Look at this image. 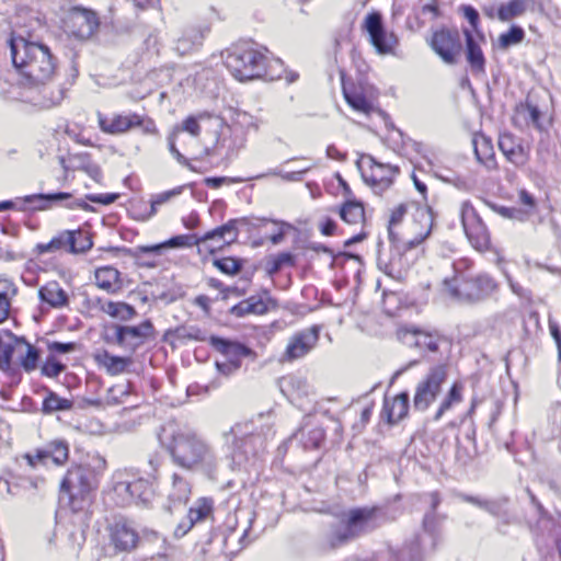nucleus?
<instances>
[{
	"label": "nucleus",
	"instance_id": "nucleus-26",
	"mask_svg": "<svg viewBox=\"0 0 561 561\" xmlns=\"http://www.w3.org/2000/svg\"><path fill=\"white\" fill-rule=\"evenodd\" d=\"M39 351L24 337H19L15 350L14 364L26 373L34 371L38 367Z\"/></svg>",
	"mask_w": 561,
	"mask_h": 561
},
{
	"label": "nucleus",
	"instance_id": "nucleus-8",
	"mask_svg": "<svg viewBox=\"0 0 561 561\" xmlns=\"http://www.w3.org/2000/svg\"><path fill=\"white\" fill-rule=\"evenodd\" d=\"M444 286L450 297L470 302L490 296L497 287L494 279L485 274L473 278L455 275L451 279L445 278Z\"/></svg>",
	"mask_w": 561,
	"mask_h": 561
},
{
	"label": "nucleus",
	"instance_id": "nucleus-42",
	"mask_svg": "<svg viewBox=\"0 0 561 561\" xmlns=\"http://www.w3.org/2000/svg\"><path fill=\"white\" fill-rule=\"evenodd\" d=\"M460 497L468 503L474 504V505L485 510L486 512H489L490 514H492L494 516H501L502 514H504L505 506L507 504L506 499H502L499 501H482L478 497H474L471 495H466V494L460 495Z\"/></svg>",
	"mask_w": 561,
	"mask_h": 561
},
{
	"label": "nucleus",
	"instance_id": "nucleus-13",
	"mask_svg": "<svg viewBox=\"0 0 561 561\" xmlns=\"http://www.w3.org/2000/svg\"><path fill=\"white\" fill-rule=\"evenodd\" d=\"M114 337H106L107 342L114 341L117 345L135 350L153 334V325L149 320L139 325H114Z\"/></svg>",
	"mask_w": 561,
	"mask_h": 561
},
{
	"label": "nucleus",
	"instance_id": "nucleus-64",
	"mask_svg": "<svg viewBox=\"0 0 561 561\" xmlns=\"http://www.w3.org/2000/svg\"><path fill=\"white\" fill-rule=\"evenodd\" d=\"M518 199L520 204L525 207L524 209H529V214L531 215L535 207H536V201L531 194H529L525 190H520L518 193Z\"/></svg>",
	"mask_w": 561,
	"mask_h": 561
},
{
	"label": "nucleus",
	"instance_id": "nucleus-22",
	"mask_svg": "<svg viewBox=\"0 0 561 561\" xmlns=\"http://www.w3.org/2000/svg\"><path fill=\"white\" fill-rule=\"evenodd\" d=\"M99 126L103 133L117 135L128 131L135 126L142 124V117L138 114L119 115L115 114L107 117L101 113L98 114Z\"/></svg>",
	"mask_w": 561,
	"mask_h": 561
},
{
	"label": "nucleus",
	"instance_id": "nucleus-38",
	"mask_svg": "<svg viewBox=\"0 0 561 561\" xmlns=\"http://www.w3.org/2000/svg\"><path fill=\"white\" fill-rule=\"evenodd\" d=\"M473 145L474 154L478 161L481 164H483L488 170L495 169L496 161L491 141L482 137L480 140H474Z\"/></svg>",
	"mask_w": 561,
	"mask_h": 561
},
{
	"label": "nucleus",
	"instance_id": "nucleus-36",
	"mask_svg": "<svg viewBox=\"0 0 561 561\" xmlns=\"http://www.w3.org/2000/svg\"><path fill=\"white\" fill-rule=\"evenodd\" d=\"M133 504L148 505L153 497V490L150 482L146 479L129 481Z\"/></svg>",
	"mask_w": 561,
	"mask_h": 561
},
{
	"label": "nucleus",
	"instance_id": "nucleus-24",
	"mask_svg": "<svg viewBox=\"0 0 561 561\" xmlns=\"http://www.w3.org/2000/svg\"><path fill=\"white\" fill-rule=\"evenodd\" d=\"M209 344L220 352L226 360L238 362L241 364L243 357L254 356V352L239 342L229 341L219 336H210Z\"/></svg>",
	"mask_w": 561,
	"mask_h": 561
},
{
	"label": "nucleus",
	"instance_id": "nucleus-55",
	"mask_svg": "<svg viewBox=\"0 0 561 561\" xmlns=\"http://www.w3.org/2000/svg\"><path fill=\"white\" fill-rule=\"evenodd\" d=\"M175 333L178 337L183 340L206 341L205 332L197 327L179 328Z\"/></svg>",
	"mask_w": 561,
	"mask_h": 561
},
{
	"label": "nucleus",
	"instance_id": "nucleus-53",
	"mask_svg": "<svg viewBox=\"0 0 561 561\" xmlns=\"http://www.w3.org/2000/svg\"><path fill=\"white\" fill-rule=\"evenodd\" d=\"M214 265L222 273L228 275H236L240 272L242 264L239 260L233 257H224L215 260Z\"/></svg>",
	"mask_w": 561,
	"mask_h": 561
},
{
	"label": "nucleus",
	"instance_id": "nucleus-45",
	"mask_svg": "<svg viewBox=\"0 0 561 561\" xmlns=\"http://www.w3.org/2000/svg\"><path fill=\"white\" fill-rule=\"evenodd\" d=\"M69 252L70 253H82L92 247L91 238L88 233L81 230H69Z\"/></svg>",
	"mask_w": 561,
	"mask_h": 561
},
{
	"label": "nucleus",
	"instance_id": "nucleus-33",
	"mask_svg": "<svg viewBox=\"0 0 561 561\" xmlns=\"http://www.w3.org/2000/svg\"><path fill=\"white\" fill-rule=\"evenodd\" d=\"M268 308L261 296H251L231 308V313L236 317L247 314H264Z\"/></svg>",
	"mask_w": 561,
	"mask_h": 561
},
{
	"label": "nucleus",
	"instance_id": "nucleus-31",
	"mask_svg": "<svg viewBox=\"0 0 561 561\" xmlns=\"http://www.w3.org/2000/svg\"><path fill=\"white\" fill-rule=\"evenodd\" d=\"M42 301L48 304L53 308H62L68 306L69 297L57 282H49L42 286L38 290Z\"/></svg>",
	"mask_w": 561,
	"mask_h": 561
},
{
	"label": "nucleus",
	"instance_id": "nucleus-63",
	"mask_svg": "<svg viewBox=\"0 0 561 561\" xmlns=\"http://www.w3.org/2000/svg\"><path fill=\"white\" fill-rule=\"evenodd\" d=\"M85 198L93 203L110 205L118 198V194H89L85 196Z\"/></svg>",
	"mask_w": 561,
	"mask_h": 561
},
{
	"label": "nucleus",
	"instance_id": "nucleus-40",
	"mask_svg": "<svg viewBox=\"0 0 561 561\" xmlns=\"http://www.w3.org/2000/svg\"><path fill=\"white\" fill-rule=\"evenodd\" d=\"M467 60L476 72L484 70V56L480 46L474 42L472 35L466 31Z\"/></svg>",
	"mask_w": 561,
	"mask_h": 561
},
{
	"label": "nucleus",
	"instance_id": "nucleus-4",
	"mask_svg": "<svg viewBox=\"0 0 561 561\" xmlns=\"http://www.w3.org/2000/svg\"><path fill=\"white\" fill-rule=\"evenodd\" d=\"M238 220L231 219L227 224L208 231L203 237L198 238L195 234H180L172 237L171 239L152 245H139L134 250V256L138 259L140 254H153L161 255L164 250L174 248H188L193 245L204 244L208 241H213L217 248L222 244H230L238 238L239 231L237 228Z\"/></svg>",
	"mask_w": 561,
	"mask_h": 561
},
{
	"label": "nucleus",
	"instance_id": "nucleus-12",
	"mask_svg": "<svg viewBox=\"0 0 561 561\" xmlns=\"http://www.w3.org/2000/svg\"><path fill=\"white\" fill-rule=\"evenodd\" d=\"M362 160H367L370 169L369 173L362 171V176L375 193L381 194L392 185L394 176L399 173L398 167L380 163L370 154H364Z\"/></svg>",
	"mask_w": 561,
	"mask_h": 561
},
{
	"label": "nucleus",
	"instance_id": "nucleus-5",
	"mask_svg": "<svg viewBox=\"0 0 561 561\" xmlns=\"http://www.w3.org/2000/svg\"><path fill=\"white\" fill-rule=\"evenodd\" d=\"M225 64L239 81L264 78L273 81L282 77L272 70H265V57L251 47L237 46L227 53Z\"/></svg>",
	"mask_w": 561,
	"mask_h": 561
},
{
	"label": "nucleus",
	"instance_id": "nucleus-43",
	"mask_svg": "<svg viewBox=\"0 0 561 561\" xmlns=\"http://www.w3.org/2000/svg\"><path fill=\"white\" fill-rule=\"evenodd\" d=\"M294 437L301 440L305 449L319 448L324 439V432L320 427L311 428L307 437L305 435V428H301L298 433L294 434Z\"/></svg>",
	"mask_w": 561,
	"mask_h": 561
},
{
	"label": "nucleus",
	"instance_id": "nucleus-1",
	"mask_svg": "<svg viewBox=\"0 0 561 561\" xmlns=\"http://www.w3.org/2000/svg\"><path fill=\"white\" fill-rule=\"evenodd\" d=\"M13 66L21 76L20 84L26 89L38 90L43 98L34 101L41 108H49L60 103L62 91L47 95V83L55 75V59L46 45L28 42L23 37L10 39Z\"/></svg>",
	"mask_w": 561,
	"mask_h": 561
},
{
	"label": "nucleus",
	"instance_id": "nucleus-30",
	"mask_svg": "<svg viewBox=\"0 0 561 561\" xmlns=\"http://www.w3.org/2000/svg\"><path fill=\"white\" fill-rule=\"evenodd\" d=\"M95 305L102 312L121 321H128L137 314L136 309L124 301H104L101 298H98Z\"/></svg>",
	"mask_w": 561,
	"mask_h": 561
},
{
	"label": "nucleus",
	"instance_id": "nucleus-58",
	"mask_svg": "<svg viewBox=\"0 0 561 561\" xmlns=\"http://www.w3.org/2000/svg\"><path fill=\"white\" fill-rule=\"evenodd\" d=\"M310 168L307 167L302 170H299V171H293V172H282L280 170H272L270 171L266 175H275V176H280L283 180L285 181H289V182H298V181H301V175L304 173H306Z\"/></svg>",
	"mask_w": 561,
	"mask_h": 561
},
{
	"label": "nucleus",
	"instance_id": "nucleus-41",
	"mask_svg": "<svg viewBox=\"0 0 561 561\" xmlns=\"http://www.w3.org/2000/svg\"><path fill=\"white\" fill-rule=\"evenodd\" d=\"M15 294L14 284L7 278H0V323L9 317L11 299Z\"/></svg>",
	"mask_w": 561,
	"mask_h": 561
},
{
	"label": "nucleus",
	"instance_id": "nucleus-14",
	"mask_svg": "<svg viewBox=\"0 0 561 561\" xmlns=\"http://www.w3.org/2000/svg\"><path fill=\"white\" fill-rule=\"evenodd\" d=\"M365 28L369 34L370 43L379 54H390L396 47L398 39L385 31L382 16L379 12L369 13L365 19Z\"/></svg>",
	"mask_w": 561,
	"mask_h": 561
},
{
	"label": "nucleus",
	"instance_id": "nucleus-23",
	"mask_svg": "<svg viewBox=\"0 0 561 561\" xmlns=\"http://www.w3.org/2000/svg\"><path fill=\"white\" fill-rule=\"evenodd\" d=\"M73 34L82 39L91 37L99 27L95 12L87 9H75L70 16Z\"/></svg>",
	"mask_w": 561,
	"mask_h": 561
},
{
	"label": "nucleus",
	"instance_id": "nucleus-59",
	"mask_svg": "<svg viewBox=\"0 0 561 561\" xmlns=\"http://www.w3.org/2000/svg\"><path fill=\"white\" fill-rule=\"evenodd\" d=\"M420 14L428 15L431 21L437 19L440 15L438 0H432L430 3L423 4L420 9Z\"/></svg>",
	"mask_w": 561,
	"mask_h": 561
},
{
	"label": "nucleus",
	"instance_id": "nucleus-34",
	"mask_svg": "<svg viewBox=\"0 0 561 561\" xmlns=\"http://www.w3.org/2000/svg\"><path fill=\"white\" fill-rule=\"evenodd\" d=\"M535 0H511L499 8L497 16L501 21L507 22L523 15L527 10H533Z\"/></svg>",
	"mask_w": 561,
	"mask_h": 561
},
{
	"label": "nucleus",
	"instance_id": "nucleus-48",
	"mask_svg": "<svg viewBox=\"0 0 561 561\" xmlns=\"http://www.w3.org/2000/svg\"><path fill=\"white\" fill-rule=\"evenodd\" d=\"M113 495L116 504L119 506H128L133 504V495L130 493L129 481H117L113 488Z\"/></svg>",
	"mask_w": 561,
	"mask_h": 561
},
{
	"label": "nucleus",
	"instance_id": "nucleus-15",
	"mask_svg": "<svg viewBox=\"0 0 561 561\" xmlns=\"http://www.w3.org/2000/svg\"><path fill=\"white\" fill-rule=\"evenodd\" d=\"M110 543L118 552L133 551L138 542L139 535L125 519H117L107 526Z\"/></svg>",
	"mask_w": 561,
	"mask_h": 561
},
{
	"label": "nucleus",
	"instance_id": "nucleus-6",
	"mask_svg": "<svg viewBox=\"0 0 561 561\" xmlns=\"http://www.w3.org/2000/svg\"><path fill=\"white\" fill-rule=\"evenodd\" d=\"M96 488V479L91 469L83 466L69 468L60 482V500H67L72 511H80Z\"/></svg>",
	"mask_w": 561,
	"mask_h": 561
},
{
	"label": "nucleus",
	"instance_id": "nucleus-17",
	"mask_svg": "<svg viewBox=\"0 0 561 561\" xmlns=\"http://www.w3.org/2000/svg\"><path fill=\"white\" fill-rule=\"evenodd\" d=\"M433 50L446 62L455 64L456 56L461 49L459 34L448 30H440L433 34L431 39Z\"/></svg>",
	"mask_w": 561,
	"mask_h": 561
},
{
	"label": "nucleus",
	"instance_id": "nucleus-11",
	"mask_svg": "<svg viewBox=\"0 0 561 561\" xmlns=\"http://www.w3.org/2000/svg\"><path fill=\"white\" fill-rule=\"evenodd\" d=\"M460 215L466 236L471 244L479 251L489 249V232L470 202L466 201L461 204Z\"/></svg>",
	"mask_w": 561,
	"mask_h": 561
},
{
	"label": "nucleus",
	"instance_id": "nucleus-3",
	"mask_svg": "<svg viewBox=\"0 0 561 561\" xmlns=\"http://www.w3.org/2000/svg\"><path fill=\"white\" fill-rule=\"evenodd\" d=\"M385 522L383 513L378 507H360L351 510L346 519L334 526L328 535V545L334 549L347 543L350 540L381 526Z\"/></svg>",
	"mask_w": 561,
	"mask_h": 561
},
{
	"label": "nucleus",
	"instance_id": "nucleus-46",
	"mask_svg": "<svg viewBox=\"0 0 561 561\" xmlns=\"http://www.w3.org/2000/svg\"><path fill=\"white\" fill-rule=\"evenodd\" d=\"M517 116L523 118L526 124H533L535 127L540 128L541 113L536 105L530 103L519 104L516 107Z\"/></svg>",
	"mask_w": 561,
	"mask_h": 561
},
{
	"label": "nucleus",
	"instance_id": "nucleus-25",
	"mask_svg": "<svg viewBox=\"0 0 561 561\" xmlns=\"http://www.w3.org/2000/svg\"><path fill=\"white\" fill-rule=\"evenodd\" d=\"M409 407L408 392H401L393 398H385L382 413L387 416L388 423L396 424L408 415Z\"/></svg>",
	"mask_w": 561,
	"mask_h": 561
},
{
	"label": "nucleus",
	"instance_id": "nucleus-54",
	"mask_svg": "<svg viewBox=\"0 0 561 561\" xmlns=\"http://www.w3.org/2000/svg\"><path fill=\"white\" fill-rule=\"evenodd\" d=\"M66 369V366L56 359L54 355H49L43 364L41 370L42 374L54 378Z\"/></svg>",
	"mask_w": 561,
	"mask_h": 561
},
{
	"label": "nucleus",
	"instance_id": "nucleus-37",
	"mask_svg": "<svg viewBox=\"0 0 561 561\" xmlns=\"http://www.w3.org/2000/svg\"><path fill=\"white\" fill-rule=\"evenodd\" d=\"M71 198L70 193H54V194H34L23 197L25 204L32 205L31 208L34 210H43L48 207L50 203H57L60 201Z\"/></svg>",
	"mask_w": 561,
	"mask_h": 561
},
{
	"label": "nucleus",
	"instance_id": "nucleus-21",
	"mask_svg": "<svg viewBox=\"0 0 561 561\" xmlns=\"http://www.w3.org/2000/svg\"><path fill=\"white\" fill-rule=\"evenodd\" d=\"M213 512V501L210 499H198L188 510L186 517L179 523L174 530L176 537L185 536L191 528L198 522L206 519Z\"/></svg>",
	"mask_w": 561,
	"mask_h": 561
},
{
	"label": "nucleus",
	"instance_id": "nucleus-7",
	"mask_svg": "<svg viewBox=\"0 0 561 561\" xmlns=\"http://www.w3.org/2000/svg\"><path fill=\"white\" fill-rule=\"evenodd\" d=\"M170 453L174 462L185 469H193L198 465H215V457L209 447L194 434L175 435Z\"/></svg>",
	"mask_w": 561,
	"mask_h": 561
},
{
	"label": "nucleus",
	"instance_id": "nucleus-57",
	"mask_svg": "<svg viewBox=\"0 0 561 561\" xmlns=\"http://www.w3.org/2000/svg\"><path fill=\"white\" fill-rule=\"evenodd\" d=\"M193 38L194 41H191V38H188L187 36H183L178 41L176 49L181 54H186L192 48L191 44L196 46H199L202 44L203 36L199 33H194Z\"/></svg>",
	"mask_w": 561,
	"mask_h": 561
},
{
	"label": "nucleus",
	"instance_id": "nucleus-29",
	"mask_svg": "<svg viewBox=\"0 0 561 561\" xmlns=\"http://www.w3.org/2000/svg\"><path fill=\"white\" fill-rule=\"evenodd\" d=\"M191 495V484L178 473L172 476L171 488L168 492V510L170 512L178 506L185 505Z\"/></svg>",
	"mask_w": 561,
	"mask_h": 561
},
{
	"label": "nucleus",
	"instance_id": "nucleus-62",
	"mask_svg": "<svg viewBox=\"0 0 561 561\" xmlns=\"http://www.w3.org/2000/svg\"><path fill=\"white\" fill-rule=\"evenodd\" d=\"M76 348V344L70 343H62V342H50L48 343V350L51 353H59V354H67L73 352Z\"/></svg>",
	"mask_w": 561,
	"mask_h": 561
},
{
	"label": "nucleus",
	"instance_id": "nucleus-47",
	"mask_svg": "<svg viewBox=\"0 0 561 561\" xmlns=\"http://www.w3.org/2000/svg\"><path fill=\"white\" fill-rule=\"evenodd\" d=\"M525 32L520 26L513 25L508 32L503 33L499 37V47L501 49H507L513 45H517L523 42Z\"/></svg>",
	"mask_w": 561,
	"mask_h": 561
},
{
	"label": "nucleus",
	"instance_id": "nucleus-2",
	"mask_svg": "<svg viewBox=\"0 0 561 561\" xmlns=\"http://www.w3.org/2000/svg\"><path fill=\"white\" fill-rule=\"evenodd\" d=\"M271 430L268 417L263 414L232 426L225 437L233 445V459L240 463L242 459L256 456L264 449Z\"/></svg>",
	"mask_w": 561,
	"mask_h": 561
},
{
	"label": "nucleus",
	"instance_id": "nucleus-27",
	"mask_svg": "<svg viewBox=\"0 0 561 561\" xmlns=\"http://www.w3.org/2000/svg\"><path fill=\"white\" fill-rule=\"evenodd\" d=\"M95 363L104 368L111 376H117L125 373L133 364L131 357L115 356L106 350H102L93 355Z\"/></svg>",
	"mask_w": 561,
	"mask_h": 561
},
{
	"label": "nucleus",
	"instance_id": "nucleus-32",
	"mask_svg": "<svg viewBox=\"0 0 561 561\" xmlns=\"http://www.w3.org/2000/svg\"><path fill=\"white\" fill-rule=\"evenodd\" d=\"M343 95L347 104L355 111L369 114L374 110L373 101L362 89L343 85Z\"/></svg>",
	"mask_w": 561,
	"mask_h": 561
},
{
	"label": "nucleus",
	"instance_id": "nucleus-10",
	"mask_svg": "<svg viewBox=\"0 0 561 561\" xmlns=\"http://www.w3.org/2000/svg\"><path fill=\"white\" fill-rule=\"evenodd\" d=\"M414 213L412 220L407 227V232L394 247L399 250L401 247L404 249H412L421 244L431 233L433 227V214L428 207L420 205H412Z\"/></svg>",
	"mask_w": 561,
	"mask_h": 561
},
{
	"label": "nucleus",
	"instance_id": "nucleus-28",
	"mask_svg": "<svg viewBox=\"0 0 561 561\" xmlns=\"http://www.w3.org/2000/svg\"><path fill=\"white\" fill-rule=\"evenodd\" d=\"M95 285L107 294H118L123 289L121 273L113 266H102L96 268Z\"/></svg>",
	"mask_w": 561,
	"mask_h": 561
},
{
	"label": "nucleus",
	"instance_id": "nucleus-20",
	"mask_svg": "<svg viewBox=\"0 0 561 561\" xmlns=\"http://www.w3.org/2000/svg\"><path fill=\"white\" fill-rule=\"evenodd\" d=\"M499 148L505 158L515 167H524L529 160V150L523 140L511 133L500 135Z\"/></svg>",
	"mask_w": 561,
	"mask_h": 561
},
{
	"label": "nucleus",
	"instance_id": "nucleus-39",
	"mask_svg": "<svg viewBox=\"0 0 561 561\" xmlns=\"http://www.w3.org/2000/svg\"><path fill=\"white\" fill-rule=\"evenodd\" d=\"M72 407V400L61 398L56 392L47 390V394L43 400L42 412L44 414H51L58 411H69Z\"/></svg>",
	"mask_w": 561,
	"mask_h": 561
},
{
	"label": "nucleus",
	"instance_id": "nucleus-51",
	"mask_svg": "<svg viewBox=\"0 0 561 561\" xmlns=\"http://www.w3.org/2000/svg\"><path fill=\"white\" fill-rule=\"evenodd\" d=\"M184 185L183 186H178V187H174L170 191H167V192H162V193H159L157 195H154L152 198H151V215L156 214L157 213V209L159 206L170 202L172 198L179 196L180 194H182L183 190H184Z\"/></svg>",
	"mask_w": 561,
	"mask_h": 561
},
{
	"label": "nucleus",
	"instance_id": "nucleus-49",
	"mask_svg": "<svg viewBox=\"0 0 561 561\" xmlns=\"http://www.w3.org/2000/svg\"><path fill=\"white\" fill-rule=\"evenodd\" d=\"M295 257L291 253L283 252L267 261L266 271L270 275L278 273L285 265L293 266Z\"/></svg>",
	"mask_w": 561,
	"mask_h": 561
},
{
	"label": "nucleus",
	"instance_id": "nucleus-52",
	"mask_svg": "<svg viewBox=\"0 0 561 561\" xmlns=\"http://www.w3.org/2000/svg\"><path fill=\"white\" fill-rule=\"evenodd\" d=\"M265 70H272L274 73H280L282 77H279V79H285L287 83L297 81L299 77L296 71L285 69L283 61L279 59L270 62L267 66L265 65ZM275 80H278V78Z\"/></svg>",
	"mask_w": 561,
	"mask_h": 561
},
{
	"label": "nucleus",
	"instance_id": "nucleus-50",
	"mask_svg": "<svg viewBox=\"0 0 561 561\" xmlns=\"http://www.w3.org/2000/svg\"><path fill=\"white\" fill-rule=\"evenodd\" d=\"M413 204H400L397 206L392 213L389 220V237L391 239V242L393 245L397 243L396 233H394V226L401 222L404 215L408 213L409 208H413Z\"/></svg>",
	"mask_w": 561,
	"mask_h": 561
},
{
	"label": "nucleus",
	"instance_id": "nucleus-60",
	"mask_svg": "<svg viewBox=\"0 0 561 561\" xmlns=\"http://www.w3.org/2000/svg\"><path fill=\"white\" fill-rule=\"evenodd\" d=\"M422 526H423V529H424L425 533H427L431 536H433V534L435 533L436 527H437V515H436V513H434V512H426L424 517H423Z\"/></svg>",
	"mask_w": 561,
	"mask_h": 561
},
{
	"label": "nucleus",
	"instance_id": "nucleus-9",
	"mask_svg": "<svg viewBox=\"0 0 561 561\" xmlns=\"http://www.w3.org/2000/svg\"><path fill=\"white\" fill-rule=\"evenodd\" d=\"M447 378L445 365H437L430 369L427 375L415 387L413 408L416 411H425L436 400L442 391V386Z\"/></svg>",
	"mask_w": 561,
	"mask_h": 561
},
{
	"label": "nucleus",
	"instance_id": "nucleus-44",
	"mask_svg": "<svg viewBox=\"0 0 561 561\" xmlns=\"http://www.w3.org/2000/svg\"><path fill=\"white\" fill-rule=\"evenodd\" d=\"M69 230L62 231L58 236L54 237L47 243L37 244L36 249L39 254L44 253H54L58 250L66 249L69 251V241H70Z\"/></svg>",
	"mask_w": 561,
	"mask_h": 561
},
{
	"label": "nucleus",
	"instance_id": "nucleus-16",
	"mask_svg": "<svg viewBox=\"0 0 561 561\" xmlns=\"http://www.w3.org/2000/svg\"><path fill=\"white\" fill-rule=\"evenodd\" d=\"M69 458V445L64 439H54L45 445V447L37 449L34 455H25L27 463L35 468L38 463H46L51 460L57 466H62Z\"/></svg>",
	"mask_w": 561,
	"mask_h": 561
},
{
	"label": "nucleus",
	"instance_id": "nucleus-18",
	"mask_svg": "<svg viewBox=\"0 0 561 561\" xmlns=\"http://www.w3.org/2000/svg\"><path fill=\"white\" fill-rule=\"evenodd\" d=\"M319 340L318 327H311L294 334L286 347L284 358L294 360L307 355L317 344Z\"/></svg>",
	"mask_w": 561,
	"mask_h": 561
},
{
	"label": "nucleus",
	"instance_id": "nucleus-61",
	"mask_svg": "<svg viewBox=\"0 0 561 561\" xmlns=\"http://www.w3.org/2000/svg\"><path fill=\"white\" fill-rule=\"evenodd\" d=\"M180 130L186 131L192 136L197 137L201 133V126L194 116H190L183 122Z\"/></svg>",
	"mask_w": 561,
	"mask_h": 561
},
{
	"label": "nucleus",
	"instance_id": "nucleus-19",
	"mask_svg": "<svg viewBox=\"0 0 561 561\" xmlns=\"http://www.w3.org/2000/svg\"><path fill=\"white\" fill-rule=\"evenodd\" d=\"M398 337L401 342L420 351L436 353L438 351L440 337L437 334L428 333L416 328H403L398 331Z\"/></svg>",
	"mask_w": 561,
	"mask_h": 561
},
{
	"label": "nucleus",
	"instance_id": "nucleus-35",
	"mask_svg": "<svg viewBox=\"0 0 561 561\" xmlns=\"http://www.w3.org/2000/svg\"><path fill=\"white\" fill-rule=\"evenodd\" d=\"M339 215L343 221L350 225L363 224L365 220L364 206L356 199L344 202L339 209Z\"/></svg>",
	"mask_w": 561,
	"mask_h": 561
},
{
	"label": "nucleus",
	"instance_id": "nucleus-56",
	"mask_svg": "<svg viewBox=\"0 0 561 561\" xmlns=\"http://www.w3.org/2000/svg\"><path fill=\"white\" fill-rule=\"evenodd\" d=\"M501 215L506 218L515 219L518 221H524L529 218V209L518 208V207H502L500 209Z\"/></svg>",
	"mask_w": 561,
	"mask_h": 561
}]
</instances>
